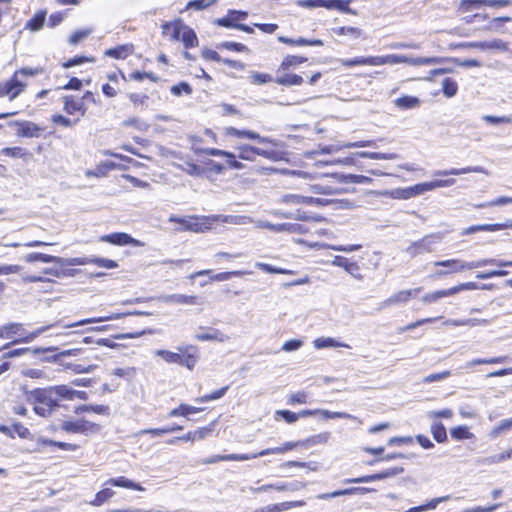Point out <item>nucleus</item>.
I'll use <instances>...</instances> for the list:
<instances>
[{
	"mask_svg": "<svg viewBox=\"0 0 512 512\" xmlns=\"http://www.w3.org/2000/svg\"><path fill=\"white\" fill-rule=\"evenodd\" d=\"M128 98L131 101V103L136 107L140 106L143 109L148 107L149 96L147 94L130 93L128 95Z\"/></svg>",
	"mask_w": 512,
	"mask_h": 512,
	"instance_id": "0e129e2a",
	"label": "nucleus"
},
{
	"mask_svg": "<svg viewBox=\"0 0 512 512\" xmlns=\"http://www.w3.org/2000/svg\"><path fill=\"white\" fill-rule=\"evenodd\" d=\"M256 227L257 228H265V229H268V230L276 232V233L287 232V233L302 234V233L305 232V230L302 227V225L297 224V223L273 224V223L268 222V221L257 220L256 221Z\"/></svg>",
	"mask_w": 512,
	"mask_h": 512,
	"instance_id": "9d476101",
	"label": "nucleus"
},
{
	"mask_svg": "<svg viewBox=\"0 0 512 512\" xmlns=\"http://www.w3.org/2000/svg\"><path fill=\"white\" fill-rule=\"evenodd\" d=\"M185 24L181 20H176L173 22H165L162 24V34L165 37H168L172 41H179L180 34L182 32V28H184Z\"/></svg>",
	"mask_w": 512,
	"mask_h": 512,
	"instance_id": "a878e982",
	"label": "nucleus"
},
{
	"mask_svg": "<svg viewBox=\"0 0 512 512\" xmlns=\"http://www.w3.org/2000/svg\"><path fill=\"white\" fill-rule=\"evenodd\" d=\"M303 78L297 74H289L283 73L282 75L277 76L275 82L282 86H299L303 83Z\"/></svg>",
	"mask_w": 512,
	"mask_h": 512,
	"instance_id": "ea45409f",
	"label": "nucleus"
},
{
	"mask_svg": "<svg viewBox=\"0 0 512 512\" xmlns=\"http://www.w3.org/2000/svg\"><path fill=\"white\" fill-rule=\"evenodd\" d=\"M251 454H227V455H214L202 461L203 464H215L220 461H246L251 460Z\"/></svg>",
	"mask_w": 512,
	"mask_h": 512,
	"instance_id": "c756f323",
	"label": "nucleus"
},
{
	"mask_svg": "<svg viewBox=\"0 0 512 512\" xmlns=\"http://www.w3.org/2000/svg\"><path fill=\"white\" fill-rule=\"evenodd\" d=\"M126 314L124 313H113L107 316H101V317H95V318H88L84 319L75 323L66 324L64 327L66 328H72V327H78L89 323H98V322H104V321H110L115 319H120L124 317Z\"/></svg>",
	"mask_w": 512,
	"mask_h": 512,
	"instance_id": "f704fd0d",
	"label": "nucleus"
},
{
	"mask_svg": "<svg viewBox=\"0 0 512 512\" xmlns=\"http://www.w3.org/2000/svg\"><path fill=\"white\" fill-rule=\"evenodd\" d=\"M103 242H108L114 245H133L135 247L143 246V243L137 239H134L127 233L117 232L101 237Z\"/></svg>",
	"mask_w": 512,
	"mask_h": 512,
	"instance_id": "a211bd4d",
	"label": "nucleus"
},
{
	"mask_svg": "<svg viewBox=\"0 0 512 512\" xmlns=\"http://www.w3.org/2000/svg\"><path fill=\"white\" fill-rule=\"evenodd\" d=\"M14 124L19 127L17 135L22 137H39L41 132L44 131L42 127L30 121H16Z\"/></svg>",
	"mask_w": 512,
	"mask_h": 512,
	"instance_id": "b1692460",
	"label": "nucleus"
},
{
	"mask_svg": "<svg viewBox=\"0 0 512 512\" xmlns=\"http://www.w3.org/2000/svg\"><path fill=\"white\" fill-rule=\"evenodd\" d=\"M304 204L318 206V207L334 204L337 209H352V208H354V204L346 199L331 200V199L317 198V197H310V196H305Z\"/></svg>",
	"mask_w": 512,
	"mask_h": 512,
	"instance_id": "f3484780",
	"label": "nucleus"
},
{
	"mask_svg": "<svg viewBox=\"0 0 512 512\" xmlns=\"http://www.w3.org/2000/svg\"><path fill=\"white\" fill-rule=\"evenodd\" d=\"M321 7L327 9H336L344 13H353L354 12L348 7L347 2L343 0H321Z\"/></svg>",
	"mask_w": 512,
	"mask_h": 512,
	"instance_id": "603ef678",
	"label": "nucleus"
},
{
	"mask_svg": "<svg viewBox=\"0 0 512 512\" xmlns=\"http://www.w3.org/2000/svg\"><path fill=\"white\" fill-rule=\"evenodd\" d=\"M155 355L161 357L167 363L179 364V362L181 361V354L172 352V351H168V350H163V349L156 350Z\"/></svg>",
	"mask_w": 512,
	"mask_h": 512,
	"instance_id": "e2e57ef3",
	"label": "nucleus"
},
{
	"mask_svg": "<svg viewBox=\"0 0 512 512\" xmlns=\"http://www.w3.org/2000/svg\"><path fill=\"white\" fill-rule=\"evenodd\" d=\"M449 498H450V496H448V495L443 496V497L434 498V499L430 500L427 504L412 507L409 510H407L406 512H422V511H426V510H430V509H435L438 504H440L441 502L447 501Z\"/></svg>",
	"mask_w": 512,
	"mask_h": 512,
	"instance_id": "4d7b16f0",
	"label": "nucleus"
},
{
	"mask_svg": "<svg viewBox=\"0 0 512 512\" xmlns=\"http://www.w3.org/2000/svg\"><path fill=\"white\" fill-rule=\"evenodd\" d=\"M179 41H181L186 48H192L198 45V38L196 33L187 25L182 28Z\"/></svg>",
	"mask_w": 512,
	"mask_h": 512,
	"instance_id": "58836bf2",
	"label": "nucleus"
},
{
	"mask_svg": "<svg viewBox=\"0 0 512 512\" xmlns=\"http://www.w3.org/2000/svg\"><path fill=\"white\" fill-rule=\"evenodd\" d=\"M204 221L206 222H222V223H228L233 225H246L249 223H255L257 220H254L253 218L246 216V215H212V216H205Z\"/></svg>",
	"mask_w": 512,
	"mask_h": 512,
	"instance_id": "dca6fc26",
	"label": "nucleus"
},
{
	"mask_svg": "<svg viewBox=\"0 0 512 512\" xmlns=\"http://www.w3.org/2000/svg\"><path fill=\"white\" fill-rule=\"evenodd\" d=\"M250 139L255 140L260 144H270L274 147L279 146V142L275 139H272L270 137H264L258 134L257 132L251 131V130H241V139Z\"/></svg>",
	"mask_w": 512,
	"mask_h": 512,
	"instance_id": "e433bc0d",
	"label": "nucleus"
},
{
	"mask_svg": "<svg viewBox=\"0 0 512 512\" xmlns=\"http://www.w3.org/2000/svg\"><path fill=\"white\" fill-rule=\"evenodd\" d=\"M46 12L39 11L37 12L27 23L26 28L31 31H39L45 22Z\"/></svg>",
	"mask_w": 512,
	"mask_h": 512,
	"instance_id": "864d4df0",
	"label": "nucleus"
},
{
	"mask_svg": "<svg viewBox=\"0 0 512 512\" xmlns=\"http://www.w3.org/2000/svg\"><path fill=\"white\" fill-rule=\"evenodd\" d=\"M115 492L110 488H104L96 493L94 500L90 501L93 506H101L108 499L114 496Z\"/></svg>",
	"mask_w": 512,
	"mask_h": 512,
	"instance_id": "680f3d73",
	"label": "nucleus"
},
{
	"mask_svg": "<svg viewBox=\"0 0 512 512\" xmlns=\"http://www.w3.org/2000/svg\"><path fill=\"white\" fill-rule=\"evenodd\" d=\"M1 153L13 158H23L28 155L27 149L22 147H5L1 150Z\"/></svg>",
	"mask_w": 512,
	"mask_h": 512,
	"instance_id": "338daca9",
	"label": "nucleus"
},
{
	"mask_svg": "<svg viewBox=\"0 0 512 512\" xmlns=\"http://www.w3.org/2000/svg\"><path fill=\"white\" fill-rule=\"evenodd\" d=\"M467 173H486V171L480 166H468L464 168H451L448 170H438L434 172L435 176H449V175H461Z\"/></svg>",
	"mask_w": 512,
	"mask_h": 512,
	"instance_id": "2f4dec72",
	"label": "nucleus"
},
{
	"mask_svg": "<svg viewBox=\"0 0 512 512\" xmlns=\"http://www.w3.org/2000/svg\"><path fill=\"white\" fill-rule=\"evenodd\" d=\"M404 471L402 467H393L386 470H383L379 473L372 474V475H366L362 477L357 478H351L344 480V483H370L386 478H390L396 475L401 474Z\"/></svg>",
	"mask_w": 512,
	"mask_h": 512,
	"instance_id": "f8f14e48",
	"label": "nucleus"
},
{
	"mask_svg": "<svg viewBox=\"0 0 512 512\" xmlns=\"http://www.w3.org/2000/svg\"><path fill=\"white\" fill-rule=\"evenodd\" d=\"M442 91L445 97L452 98L458 92V84L455 80L451 78H445L442 81Z\"/></svg>",
	"mask_w": 512,
	"mask_h": 512,
	"instance_id": "052dcab7",
	"label": "nucleus"
},
{
	"mask_svg": "<svg viewBox=\"0 0 512 512\" xmlns=\"http://www.w3.org/2000/svg\"><path fill=\"white\" fill-rule=\"evenodd\" d=\"M450 436L456 441L472 439L474 434L465 425L456 426L450 429Z\"/></svg>",
	"mask_w": 512,
	"mask_h": 512,
	"instance_id": "8fccbe9b",
	"label": "nucleus"
},
{
	"mask_svg": "<svg viewBox=\"0 0 512 512\" xmlns=\"http://www.w3.org/2000/svg\"><path fill=\"white\" fill-rule=\"evenodd\" d=\"M442 239V233L425 235L423 238L412 242L405 251L412 258L423 253H431L434 251V245L440 243Z\"/></svg>",
	"mask_w": 512,
	"mask_h": 512,
	"instance_id": "7ed1b4c3",
	"label": "nucleus"
},
{
	"mask_svg": "<svg viewBox=\"0 0 512 512\" xmlns=\"http://www.w3.org/2000/svg\"><path fill=\"white\" fill-rule=\"evenodd\" d=\"M313 346L316 349H324V348H337V347H344V348H350V346L346 343L339 342L334 338L331 337H319L316 338L313 341Z\"/></svg>",
	"mask_w": 512,
	"mask_h": 512,
	"instance_id": "c9c22d12",
	"label": "nucleus"
},
{
	"mask_svg": "<svg viewBox=\"0 0 512 512\" xmlns=\"http://www.w3.org/2000/svg\"><path fill=\"white\" fill-rule=\"evenodd\" d=\"M307 61V58L302 56L287 55L279 66L278 73L281 71L286 72L290 68H296L300 64Z\"/></svg>",
	"mask_w": 512,
	"mask_h": 512,
	"instance_id": "a19ab883",
	"label": "nucleus"
},
{
	"mask_svg": "<svg viewBox=\"0 0 512 512\" xmlns=\"http://www.w3.org/2000/svg\"><path fill=\"white\" fill-rule=\"evenodd\" d=\"M71 266L95 264L98 267L105 269H114L118 267L116 261L100 257H73L71 261H68Z\"/></svg>",
	"mask_w": 512,
	"mask_h": 512,
	"instance_id": "2eb2a0df",
	"label": "nucleus"
},
{
	"mask_svg": "<svg viewBox=\"0 0 512 512\" xmlns=\"http://www.w3.org/2000/svg\"><path fill=\"white\" fill-rule=\"evenodd\" d=\"M131 52L132 49L130 46L123 45L106 50L105 55L116 59H125L128 55L131 54Z\"/></svg>",
	"mask_w": 512,
	"mask_h": 512,
	"instance_id": "13d9d810",
	"label": "nucleus"
},
{
	"mask_svg": "<svg viewBox=\"0 0 512 512\" xmlns=\"http://www.w3.org/2000/svg\"><path fill=\"white\" fill-rule=\"evenodd\" d=\"M299 444H300V442H285L281 446L266 448V449L261 450L258 453H253V454H251V457H252V459H256L258 457H262V456H266V455H270V454H283V453H286L288 451L295 449Z\"/></svg>",
	"mask_w": 512,
	"mask_h": 512,
	"instance_id": "cd10ccee",
	"label": "nucleus"
},
{
	"mask_svg": "<svg viewBox=\"0 0 512 512\" xmlns=\"http://www.w3.org/2000/svg\"><path fill=\"white\" fill-rule=\"evenodd\" d=\"M203 411V408L194 407L188 404H180L177 408L172 409L169 412V417H178V416H188L193 413H198Z\"/></svg>",
	"mask_w": 512,
	"mask_h": 512,
	"instance_id": "a18cd8bd",
	"label": "nucleus"
},
{
	"mask_svg": "<svg viewBox=\"0 0 512 512\" xmlns=\"http://www.w3.org/2000/svg\"><path fill=\"white\" fill-rule=\"evenodd\" d=\"M25 394L27 401L33 405L34 412L41 417H50L60 407L50 387L25 391Z\"/></svg>",
	"mask_w": 512,
	"mask_h": 512,
	"instance_id": "f257e3e1",
	"label": "nucleus"
},
{
	"mask_svg": "<svg viewBox=\"0 0 512 512\" xmlns=\"http://www.w3.org/2000/svg\"><path fill=\"white\" fill-rule=\"evenodd\" d=\"M430 431L433 438L438 443H444L447 440V432L445 426L440 422H435L431 425Z\"/></svg>",
	"mask_w": 512,
	"mask_h": 512,
	"instance_id": "6e6d98bb",
	"label": "nucleus"
},
{
	"mask_svg": "<svg viewBox=\"0 0 512 512\" xmlns=\"http://www.w3.org/2000/svg\"><path fill=\"white\" fill-rule=\"evenodd\" d=\"M54 397H57V402L60 399L72 401L73 389L67 385L50 386Z\"/></svg>",
	"mask_w": 512,
	"mask_h": 512,
	"instance_id": "de8ad7c7",
	"label": "nucleus"
},
{
	"mask_svg": "<svg viewBox=\"0 0 512 512\" xmlns=\"http://www.w3.org/2000/svg\"><path fill=\"white\" fill-rule=\"evenodd\" d=\"M429 191L427 182L419 183L404 189H395L391 192L394 198L409 199Z\"/></svg>",
	"mask_w": 512,
	"mask_h": 512,
	"instance_id": "6ab92c4d",
	"label": "nucleus"
},
{
	"mask_svg": "<svg viewBox=\"0 0 512 512\" xmlns=\"http://www.w3.org/2000/svg\"><path fill=\"white\" fill-rule=\"evenodd\" d=\"M340 63L344 67L353 66H382L388 64V55L385 56H359L352 59H341Z\"/></svg>",
	"mask_w": 512,
	"mask_h": 512,
	"instance_id": "6e6552de",
	"label": "nucleus"
},
{
	"mask_svg": "<svg viewBox=\"0 0 512 512\" xmlns=\"http://www.w3.org/2000/svg\"><path fill=\"white\" fill-rule=\"evenodd\" d=\"M485 0H461L459 9L462 12H469L473 9H479L484 6Z\"/></svg>",
	"mask_w": 512,
	"mask_h": 512,
	"instance_id": "774afa93",
	"label": "nucleus"
},
{
	"mask_svg": "<svg viewBox=\"0 0 512 512\" xmlns=\"http://www.w3.org/2000/svg\"><path fill=\"white\" fill-rule=\"evenodd\" d=\"M355 155L360 158H368L373 160H396L399 158V155L396 153H380L368 151L356 152Z\"/></svg>",
	"mask_w": 512,
	"mask_h": 512,
	"instance_id": "37998d69",
	"label": "nucleus"
},
{
	"mask_svg": "<svg viewBox=\"0 0 512 512\" xmlns=\"http://www.w3.org/2000/svg\"><path fill=\"white\" fill-rule=\"evenodd\" d=\"M305 505V501H285L280 503L268 504L266 506L255 509V512H283L291 508L302 507Z\"/></svg>",
	"mask_w": 512,
	"mask_h": 512,
	"instance_id": "5701e85b",
	"label": "nucleus"
},
{
	"mask_svg": "<svg viewBox=\"0 0 512 512\" xmlns=\"http://www.w3.org/2000/svg\"><path fill=\"white\" fill-rule=\"evenodd\" d=\"M159 300L167 304H185V305H196L198 304L197 296L184 295V294H170L162 295Z\"/></svg>",
	"mask_w": 512,
	"mask_h": 512,
	"instance_id": "bb28decb",
	"label": "nucleus"
},
{
	"mask_svg": "<svg viewBox=\"0 0 512 512\" xmlns=\"http://www.w3.org/2000/svg\"><path fill=\"white\" fill-rule=\"evenodd\" d=\"M23 377L36 379V380H53L52 373L49 369H39V368H25L21 371Z\"/></svg>",
	"mask_w": 512,
	"mask_h": 512,
	"instance_id": "473e14b6",
	"label": "nucleus"
},
{
	"mask_svg": "<svg viewBox=\"0 0 512 512\" xmlns=\"http://www.w3.org/2000/svg\"><path fill=\"white\" fill-rule=\"evenodd\" d=\"M239 150H240L239 158H241L243 160L253 161L254 154L261 156L263 158L272 160V161H277L279 159V154L273 150H266V149L257 148V147H253V146H241V147H239Z\"/></svg>",
	"mask_w": 512,
	"mask_h": 512,
	"instance_id": "9b49d317",
	"label": "nucleus"
},
{
	"mask_svg": "<svg viewBox=\"0 0 512 512\" xmlns=\"http://www.w3.org/2000/svg\"><path fill=\"white\" fill-rule=\"evenodd\" d=\"M305 487V484L302 482H293L289 484H265L260 487H257V490H261V492H267L271 489H274L276 491H298Z\"/></svg>",
	"mask_w": 512,
	"mask_h": 512,
	"instance_id": "72a5a7b5",
	"label": "nucleus"
},
{
	"mask_svg": "<svg viewBox=\"0 0 512 512\" xmlns=\"http://www.w3.org/2000/svg\"><path fill=\"white\" fill-rule=\"evenodd\" d=\"M477 288L478 287H477L476 283L466 282V283H462L457 286L451 287L449 289L438 290V291L427 293L421 298V301L424 304H431V303L437 302L441 298L453 296V295L459 293L460 291L475 290Z\"/></svg>",
	"mask_w": 512,
	"mask_h": 512,
	"instance_id": "20e7f679",
	"label": "nucleus"
},
{
	"mask_svg": "<svg viewBox=\"0 0 512 512\" xmlns=\"http://www.w3.org/2000/svg\"><path fill=\"white\" fill-rule=\"evenodd\" d=\"M375 146H376V144L373 140L347 142V143L338 144V145L323 146L320 149V153L332 154V153L340 151L343 148H360V147H375Z\"/></svg>",
	"mask_w": 512,
	"mask_h": 512,
	"instance_id": "4be33fe9",
	"label": "nucleus"
},
{
	"mask_svg": "<svg viewBox=\"0 0 512 512\" xmlns=\"http://www.w3.org/2000/svg\"><path fill=\"white\" fill-rule=\"evenodd\" d=\"M332 265L344 268L348 273L353 274L354 271L359 270V266L355 262H349L342 256H335L332 260Z\"/></svg>",
	"mask_w": 512,
	"mask_h": 512,
	"instance_id": "5fc2aeb1",
	"label": "nucleus"
},
{
	"mask_svg": "<svg viewBox=\"0 0 512 512\" xmlns=\"http://www.w3.org/2000/svg\"><path fill=\"white\" fill-rule=\"evenodd\" d=\"M512 429V417L509 419H503L500 421L491 431L490 437L496 438L500 434L508 432Z\"/></svg>",
	"mask_w": 512,
	"mask_h": 512,
	"instance_id": "bf43d9fd",
	"label": "nucleus"
},
{
	"mask_svg": "<svg viewBox=\"0 0 512 512\" xmlns=\"http://www.w3.org/2000/svg\"><path fill=\"white\" fill-rule=\"evenodd\" d=\"M278 41L281 43H285L288 45H297V46H323V41L320 39L307 40L305 38L292 39L285 36H279Z\"/></svg>",
	"mask_w": 512,
	"mask_h": 512,
	"instance_id": "4c0bfd02",
	"label": "nucleus"
},
{
	"mask_svg": "<svg viewBox=\"0 0 512 512\" xmlns=\"http://www.w3.org/2000/svg\"><path fill=\"white\" fill-rule=\"evenodd\" d=\"M228 386H225L219 390H216L214 392H212L211 394H207V395H204L202 397H199V398H196L195 399V402L197 403H205V402H209V401H213V400H217V399H220L222 398L227 390H228Z\"/></svg>",
	"mask_w": 512,
	"mask_h": 512,
	"instance_id": "69168bd1",
	"label": "nucleus"
},
{
	"mask_svg": "<svg viewBox=\"0 0 512 512\" xmlns=\"http://www.w3.org/2000/svg\"><path fill=\"white\" fill-rule=\"evenodd\" d=\"M24 260L28 263L41 261L44 263L55 262L61 266H71V264L68 263V261H71V258H62V257H58V256H52V255H48V254H44V253H37V252H32V253L27 254L24 257Z\"/></svg>",
	"mask_w": 512,
	"mask_h": 512,
	"instance_id": "412c9836",
	"label": "nucleus"
},
{
	"mask_svg": "<svg viewBox=\"0 0 512 512\" xmlns=\"http://www.w3.org/2000/svg\"><path fill=\"white\" fill-rule=\"evenodd\" d=\"M104 485H111L115 487H121V488H127V489H133L137 491H144L145 488L142 487L140 484L133 482L132 480L120 476L118 478H110L108 479Z\"/></svg>",
	"mask_w": 512,
	"mask_h": 512,
	"instance_id": "7c9ffc66",
	"label": "nucleus"
},
{
	"mask_svg": "<svg viewBox=\"0 0 512 512\" xmlns=\"http://www.w3.org/2000/svg\"><path fill=\"white\" fill-rule=\"evenodd\" d=\"M64 111L67 114L73 115L74 113H80L82 116L86 113L85 103H83V99L80 97L74 96H64Z\"/></svg>",
	"mask_w": 512,
	"mask_h": 512,
	"instance_id": "393cba45",
	"label": "nucleus"
},
{
	"mask_svg": "<svg viewBox=\"0 0 512 512\" xmlns=\"http://www.w3.org/2000/svg\"><path fill=\"white\" fill-rule=\"evenodd\" d=\"M54 325L43 326L37 328L35 331L28 333L26 335L23 334V326L21 323H9L3 326H0V338L2 339H12L14 336L18 335L20 338L14 340V343L22 342V343H30L34 339H36L39 335L46 332L48 329L53 327Z\"/></svg>",
	"mask_w": 512,
	"mask_h": 512,
	"instance_id": "f03ea898",
	"label": "nucleus"
},
{
	"mask_svg": "<svg viewBox=\"0 0 512 512\" xmlns=\"http://www.w3.org/2000/svg\"><path fill=\"white\" fill-rule=\"evenodd\" d=\"M507 224H481V225H473L466 228L462 234L468 235L479 231H498L506 229Z\"/></svg>",
	"mask_w": 512,
	"mask_h": 512,
	"instance_id": "c03bdc74",
	"label": "nucleus"
},
{
	"mask_svg": "<svg viewBox=\"0 0 512 512\" xmlns=\"http://www.w3.org/2000/svg\"><path fill=\"white\" fill-rule=\"evenodd\" d=\"M434 266L436 267H446L448 270H438L434 273V277H443L450 273H461L466 270H472L471 262H467L461 259H447L441 261H435Z\"/></svg>",
	"mask_w": 512,
	"mask_h": 512,
	"instance_id": "39448f33",
	"label": "nucleus"
},
{
	"mask_svg": "<svg viewBox=\"0 0 512 512\" xmlns=\"http://www.w3.org/2000/svg\"><path fill=\"white\" fill-rule=\"evenodd\" d=\"M420 291L421 288L398 291L381 302L380 307L386 309L393 305L407 303L411 298L416 297Z\"/></svg>",
	"mask_w": 512,
	"mask_h": 512,
	"instance_id": "4468645a",
	"label": "nucleus"
},
{
	"mask_svg": "<svg viewBox=\"0 0 512 512\" xmlns=\"http://www.w3.org/2000/svg\"><path fill=\"white\" fill-rule=\"evenodd\" d=\"M311 191L316 194H324V195H337L345 192L342 188H337L331 185L325 184H314L310 187Z\"/></svg>",
	"mask_w": 512,
	"mask_h": 512,
	"instance_id": "49530a36",
	"label": "nucleus"
},
{
	"mask_svg": "<svg viewBox=\"0 0 512 512\" xmlns=\"http://www.w3.org/2000/svg\"><path fill=\"white\" fill-rule=\"evenodd\" d=\"M195 338L199 341H217L221 343L230 339L228 335L214 328H210L207 331L197 333Z\"/></svg>",
	"mask_w": 512,
	"mask_h": 512,
	"instance_id": "c85d7f7f",
	"label": "nucleus"
},
{
	"mask_svg": "<svg viewBox=\"0 0 512 512\" xmlns=\"http://www.w3.org/2000/svg\"><path fill=\"white\" fill-rule=\"evenodd\" d=\"M26 86L27 84L14 74L10 81L0 87V96H9L10 100H14L25 90Z\"/></svg>",
	"mask_w": 512,
	"mask_h": 512,
	"instance_id": "ddd939ff",
	"label": "nucleus"
},
{
	"mask_svg": "<svg viewBox=\"0 0 512 512\" xmlns=\"http://www.w3.org/2000/svg\"><path fill=\"white\" fill-rule=\"evenodd\" d=\"M444 61V58L441 57H407L405 55L399 54H390L388 55V64L394 65L399 63H408L413 66L420 65H433V64H441Z\"/></svg>",
	"mask_w": 512,
	"mask_h": 512,
	"instance_id": "0eeeda50",
	"label": "nucleus"
},
{
	"mask_svg": "<svg viewBox=\"0 0 512 512\" xmlns=\"http://www.w3.org/2000/svg\"><path fill=\"white\" fill-rule=\"evenodd\" d=\"M247 16L248 13L245 11L229 10L226 16L216 19L214 23L218 26L235 29V25H238Z\"/></svg>",
	"mask_w": 512,
	"mask_h": 512,
	"instance_id": "aec40b11",
	"label": "nucleus"
},
{
	"mask_svg": "<svg viewBox=\"0 0 512 512\" xmlns=\"http://www.w3.org/2000/svg\"><path fill=\"white\" fill-rule=\"evenodd\" d=\"M487 265H497L499 267H512V261H497L493 258L480 259L478 261H471V268L477 269Z\"/></svg>",
	"mask_w": 512,
	"mask_h": 512,
	"instance_id": "3c124183",
	"label": "nucleus"
},
{
	"mask_svg": "<svg viewBox=\"0 0 512 512\" xmlns=\"http://www.w3.org/2000/svg\"><path fill=\"white\" fill-rule=\"evenodd\" d=\"M61 429L65 432L77 434H89L99 431V426L85 419L65 420L61 423Z\"/></svg>",
	"mask_w": 512,
	"mask_h": 512,
	"instance_id": "423d86ee",
	"label": "nucleus"
},
{
	"mask_svg": "<svg viewBox=\"0 0 512 512\" xmlns=\"http://www.w3.org/2000/svg\"><path fill=\"white\" fill-rule=\"evenodd\" d=\"M369 490L370 489L364 488V487H354V488H348V489H344V490L334 491L332 493L320 494L317 497L319 499L327 500V499L338 497V496H341V495H350V494H354V493H363V492H367Z\"/></svg>",
	"mask_w": 512,
	"mask_h": 512,
	"instance_id": "09e8293b",
	"label": "nucleus"
},
{
	"mask_svg": "<svg viewBox=\"0 0 512 512\" xmlns=\"http://www.w3.org/2000/svg\"><path fill=\"white\" fill-rule=\"evenodd\" d=\"M199 221L198 218L189 217V218H179L177 216H170L169 221L174 223H179L183 226L184 230L193 231V232H203L207 229H210L211 222L204 221V217H202Z\"/></svg>",
	"mask_w": 512,
	"mask_h": 512,
	"instance_id": "1a4fd4ad",
	"label": "nucleus"
},
{
	"mask_svg": "<svg viewBox=\"0 0 512 512\" xmlns=\"http://www.w3.org/2000/svg\"><path fill=\"white\" fill-rule=\"evenodd\" d=\"M394 104L402 110L414 109L419 106L420 100L415 96L405 95L395 99Z\"/></svg>",
	"mask_w": 512,
	"mask_h": 512,
	"instance_id": "79ce46f5",
	"label": "nucleus"
}]
</instances>
